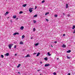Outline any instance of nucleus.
<instances>
[{"label":"nucleus","instance_id":"1","mask_svg":"<svg viewBox=\"0 0 75 75\" xmlns=\"http://www.w3.org/2000/svg\"><path fill=\"white\" fill-rule=\"evenodd\" d=\"M13 45V44H9L8 46L9 47V48L10 50H11V47Z\"/></svg>","mask_w":75,"mask_h":75},{"label":"nucleus","instance_id":"2","mask_svg":"<svg viewBox=\"0 0 75 75\" xmlns=\"http://www.w3.org/2000/svg\"><path fill=\"white\" fill-rule=\"evenodd\" d=\"M33 8H29V11H30V13H32V11H33Z\"/></svg>","mask_w":75,"mask_h":75},{"label":"nucleus","instance_id":"3","mask_svg":"<svg viewBox=\"0 0 75 75\" xmlns=\"http://www.w3.org/2000/svg\"><path fill=\"white\" fill-rule=\"evenodd\" d=\"M16 34H19V33H15L13 34V35H16Z\"/></svg>","mask_w":75,"mask_h":75},{"label":"nucleus","instance_id":"4","mask_svg":"<svg viewBox=\"0 0 75 75\" xmlns=\"http://www.w3.org/2000/svg\"><path fill=\"white\" fill-rule=\"evenodd\" d=\"M8 55H9V53H6L5 54V56H8Z\"/></svg>","mask_w":75,"mask_h":75},{"label":"nucleus","instance_id":"5","mask_svg":"<svg viewBox=\"0 0 75 75\" xmlns=\"http://www.w3.org/2000/svg\"><path fill=\"white\" fill-rule=\"evenodd\" d=\"M49 65H50V64H46L45 65V67H48V66H49Z\"/></svg>","mask_w":75,"mask_h":75},{"label":"nucleus","instance_id":"6","mask_svg":"<svg viewBox=\"0 0 75 75\" xmlns=\"http://www.w3.org/2000/svg\"><path fill=\"white\" fill-rule=\"evenodd\" d=\"M66 8H68V4H66Z\"/></svg>","mask_w":75,"mask_h":75},{"label":"nucleus","instance_id":"7","mask_svg":"<svg viewBox=\"0 0 75 75\" xmlns=\"http://www.w3.org/2000/svg\"><path fill=\"white\" fill-rule=\"evenodd\" d=\"M20 30H23L24 29V26H22L20 28Z\"/></svg>","mask_w":75,"mask_h":75},{"label":"nucleus","instance_id":"8","mask_svg":"<svg viewBox=\"0 0 75 75\" xmlns=\"http://www.w3.org/2000/svg\"><path fill=\"white\" fill-rule=\"evenodd\" d=\"M71 50H69L67 52V53H69L71 52Z\"/></svg>","mask_w":75,"mask_h":75},{"label":"nucleus","instance_id":"9","mask_svg":"<svg viewBox=\"0 0 75 75\" xmlns=\"http://www.w3.org/2000/svg\"><path fill=\"white\" fill-rule=\"evenodd\" d=\"M27 6V4H23V7H25V6Z\"/></svg>","mask_w":75,"mask_h":75},{"label":"nucleus","instance_id":"10","mask_svg":"<svg viewBox=\"0 0 75 75\" xmlns=\"http://www.w3.org/2000/svg\"><path fill=\"white\" fill-rule=\"evenodd\" d=\"M30 55L29 54H28L25 57H30Z\"/></svg>","mask_w":75,"mask_h":75},{"label":"nucleus","instance_id":"11","mask_svg":"<svg viewBox=\"0 0 75 75\" xmlns=\"http://www.w3.org/2000/svg\"><path fill=\"white\" fill-rule=\"evenodd\" d=\"M24 37H25V36L24 35H22V39H23V38H24Z\"/></svg>","mask_w":75,"mask_h":75},{"label":"nucleus","instance_id":"12","mask_svg":"<svg viewBox=\"0 0 75 75\" xmlns=\"http://www.w3.org/2000/svg\"><path fill=\"white\" fill-rule=\"evenodd\" d=\"M65 47H66V46L64 44H63V45L62 46V47L63 48H65Z\"/></svg>","mask_w":75,"mask_h":75},{"label":"nucleus","instance_id":"13","mask_svg":"<svg viewBox=\"0 0 75 75\" xmlns=\"http://www.w3.org/2000/svg\"><path fill=\"white\" fill-rule=\"evenodd\" d=\"M20 66H21V64H19L18 66H17V68H19V67H20Z\"/></svg>","mask_w":75,"mask_h":75},{"label":"nucleus","instance_id":"14","mask_svg":"<svg viewBox=\"0 0 75 75\" xmlns=\"http://www.w3.org/2000/svg\"><path fill=\"white\" fill-rule=\"evenodd\" d=\"M39 54H40V53H38L37 55H36L37 57H38V56H39Z\"/></svg>","mask_w":75,"mask_h":75},{"label":"nucleus","instance_id":"15","mask_svg":"<svg viewBox=\"0 0 75 75\" xmlns=\"http://www.w3.org/2000/svg\"><path fill=\"white\" fill-rule=\"evenodd\" d=\"M47 55H48L49 56H50L51 55V54H50V52H48L47 53Z\"/></svg>","mask_w":75,"mask_h":75},{"label":"nucleus","instance_id":"16","mask_svg":"<svg viewBox=\"0 0 75 75\" xmlns=\"http://www.w3.org/2000/svg\"><path fill=\"white\" fill-rule=\"evenodd\" d=\"M44 59L46 60V61H47V60H48V59L47 57H45L44 58Z\"/></svg>","mask_w":75,"mask_h":75},{"label":"nucleus","instance_id":"17","mask_svg":"<svg viewBox=\"0 0 75 75\" xmlns=\"http://www.w3.org/2000/svg\"><path fill=\"white\" fill-rule=\"evenodd\" d=\"M13 18H16V16H13Z\"/></svg>","mask_w":75,"mask_h":75},{"label":"nucleus","instance_id":"18","mask_svg":"<svg viewBox=\"0 0 75 75\" xmlns=\"http://www.w3.org/2000/svg\"><path fill=\"white\" fill-rule=\"evenodd\" d=\"M75 28V25L73 26V28H72V29H74Z\"/></svg>","mask_w":75,"mask_h":75},{"label":"nucleus","instance_id":"19","mask_svg":"<svg viewBox=\"0 0 75 75\" xmlns=\"http://www.w3.org/2000/svg\"><path fill=\"white\" fill-rule=\"evenodd\" d=\"M49 14V12H47L45 13V15H47V14Z\"/></svg>","mask_w":75,"mask_h":75},{"label":"nucleus","instance_id":"20","mask_svg":"<svg viewBox=\"0 0 75 75\" xmlns=\"http://www.w3.org/2000/svg\"><path fill=\"white\" fill-rule=\"evenodd\" d=\"M37 17V15H35L34 16V17Z\"/></svg>","mask_w":75,"mask_h":75},{"label":"nucleus","instance_id":"21","mask_svg":"<svg viewBox=\"0 0 75 75\" xmlns=\"http://www.w3.org/2000/svg\"><path fill=\"white\" fill-rule=\"evenodd\" d=\"M67 59H70V58H71L69 57H68V56H67Z\"/></svg>","mask_w":75,"mask_h":75},{"label":"nucleus","instance_id":"22","mask_svg":"<svg viewBox=\"0 0 75 75\" xmlns=\"http://www.w3.org/2000/svg\"><path fill=\"white\" fill-rule=\"evenodd\" d=\"M23 13V11H20L19 12V14H22Z\"/></svg>","mask_w":75,"mask_h":75},{"label":"nucleus","instance_id":"23","mask_svg":"<svg viewBox=\"0 0 75 75\" xmlns=\"http://www.w3.org/2000/svg\"><path fill=\"white\" fill-rule=\"evenodd\" d=\"M45 2V1L44 0H43L42 1V3H44Z\"/></svg>","mask_w":75,"mask_h":75},{"label":"nucleus","instance_id":"24","mask_svg":"<svg viewBox=\"0 0 75 75\" xmlns=\"http://www.w3.org/2000/svg\"><path fill=\"white\" fill-rule=\"evenodd\" d=\"M53 75H57V74L56 73L54 72V73H53Z\"/></svg>","mask_w":75,"mask_h":75},{"label":"nucleus","instance_id":"25","mask_svg":"<svg viewBox=\"0 0 75 75\" xmlns=\"http://www.w3.org/2000/svg\"><path fill=\"white\" fill-rule=\"evenodd\" d=\"M19 44H23V42H20Z\"/></svg>","mask_w":75,"mask_h":75},{"label":"nucleus","instance_id":"26","mask_svg":"<svg viewBox=\"0 0 75 75\" xmlns=\"http://www.w3.org/2000/svg\"><path fill=\"white\" fill-rule=\"evenodd\" d=\"M38 44H39V43H36V44H35V46H37V45H38Z\"/></svg>","mask_w":75,"mask_h":75},{"label":"nucleus","instance_id":"27","mask_svg":"<svg viewBox=\"0 0 75 75\" xmlns=\"http://www.w3.org/2000/svg\"><path fill=\"white\" fill-rule=\"evenodd\" d=\"M1 57L2 58H4V56L3 55H1Z\"/></svg>","mask_w":75,"mask_h":75},{"label":"nucleus","instance_id":"28","mask_svg":"<svg viewBox=\"0 0 75 75\" xmlns=\"http://www.w3.org/2000/svg\"><path fill=\"white\" fill-rule=\"evenodd\" d=\"M57 16H58L57 15H54L55 17H57Z\"/></svg>","mask_w":75,"mask_h":75},{"label":"nucleus","instance_id":"29","mask_svg":"<svg viewBox=\"0 0 75 75\" xmlns=\"http://www.w3.org/2000/svg\"><path fill=\"white\" fill-rule=\"evenodd\" d=\"M33 23H36V21L34 20H33Z\"/></svg>","mask_w":75,"mask_h":75},{"label":"nucleus","instance_id":"30","mask_svg":"<svg viewBox=\"0 0 75 75\" xmlns=\"http://www.w3.org/2000/svg\"><path fill=\"white\" fill-rule=\"evenodd\" d=\"M33 31H35V28H33Z\"/></svg>","mask_w":75,"mask_h":75},{"label":"nucleus","instance_id":"31","mask_svg":"<svg viewBox=\"0 0 75 75\" xmlns=\"http://www.w3.org/2000/svg\"><path fill=\"white\" fill-rule=\"evenodd\" d=\"M46 21H47V22H48V21H49L48 19H46Z\"/></svg>","mask_w":75,"mask_h":75},{"label":"nucleus","instance_id":"32","mask_svg":"<svg viewBox=\"0 0 75 75\" xmlns=\"http://www.w3.org/2000/svg\"><path fill=\"white\" fill-rule=\"evenodd\" d=\"M6 13L7 14H7H8V13H9V12H6Z\"/></svg>","mask_w":75,"mask_h":75},{"label":"nucleus","instance_id":"33","mask_svg":"<svg viewBox=\"0 0 75 75\" xmlns=\"http://www.w3.org/2000/svg\"><path fill=\"white\" fill-rule=\"evenodd\" d=\"M73 33H74V34H75V29H74V32H73Z\"/></svg>","mask_w":75,"mask_h":75},{"label":"nucleus","instance_id":"34","mask_svg":"<svg viewBox=\"0 0 75 75\" xmlns=\"http://www.w3.org/2000/svg\"><path fill=\"white\" fill-rule=\"evenodd\" d=\"M16 45H15L14 47V48H16Z\"/></svg>","mask_w":75,"mask_h":75},{"label":"nucleus","instance_id":"35","mask_svg":"<svg viewBox=\"0 0 75 75\" xmlns=\"http://www.w3.org/2000/svg\"><path fill=\"white\" fill-rule=\"evenodd\" d=\"M41 71V69H39V70H37V71H38V72H39V71Z\"/></svg>","mask_w":75,"mask_h":75},{"label":"nucleus","instance_id":"36","mask_svg":"<svg viewBox=\"0 0 75 75\" xmlns=\"http://www.w3.org/2000/svg\"><path fill=\"white\" fill-rule=\"evenodd\" d=\"M4 15L5 16H6L7 15V14L6 13H5L4 14Z\"/></svg>","mask_w":75,"mask_h":75},{"label":"nucleus","instance_id":"37","mask_svg":"<svg viewBox=\"0 0 75 75\" xmlns=\"http://www.w3.org/2000/svg\"><path fill=\"white\" fill-rule=\"evenodd\" d=\"M63 16H65V13H63Z\"/></svg>","mask_w":75,"mask_h":75},{"label":"nucleus","instance_id":"38","mask_svg":"<svg viewBox=\"0 0 75 75\" xmlns=\"http://www.w3.org/2000/svg\"><path fill=\"white\" fill-rule=\"evenodd\" d=\"M35 54H37V53H34V54H33L34 55H35Z\"/></svg>","mask_w":75,"mask_h":75},{"label":"nucleus","instance_id":"39","mask_svg":"<svg viewBox=\"0 0 75 75\" xmlns=\"http://www.w3.org/2000/svg\"><path fill=\"white\" fill-rule=\"evenodd\" d=\"M37 6H35V9H36L37 8Z\"/></svg>","mask_w":75,"mask_h":75},{"label":"nucleus","instance_id":"40","mask_svg":"<svg viewBox=\"0 0 75 75\" xmlns=\"http://www.w3.org/2000/svg\"><path fill=\"white\" fill-rule=\"evenodd\" d=\"M63 36H65V34H64L63 35Z\"/></svg>","mask_w":75,"mask_h":75},{"label":"nucleus","instance_id":"41","mask_svg":"<svg viewBox=\"0 0 75 75\" xmlns=\"http://www.w3.org/2000/svg\"><path fill=\"white\" fill-rule=\"evenodd\" d=\"M57 43V41L54 42V43Z\"/></svg>","mask_w":75,"mask_h":75},{"label":"nucleus","instance_id":"42","mask_svg":"<svg viewBox=\"0 0 75 75\" xmlns=\"http://www.w3.org/2000/svg\"><path fill=\"white\" fill-rule=\"evenodd\" d=\"M68 17H69V16H70V15H68Z\"/></svg>","mask_w":75,"mask_h":75},{"label":"nucleus","instance_id":"43","mask_svg":"<svg viewBox=\"0 0 75 75\" xmlns=\"http://www.w3.org/2000/svg\"><path fill=\"white\" fill-rule=\"evenodd\" d=\"M33 37H32L31 38V40H32V39H33Z\"/></svg>","mask_w":75,"mask_h":75},{"label":"nucleus","instance_id":"44","mask_svg":"<svg viewBox=\"0 0 75 75\" xmlns=\"http://www.w3.org/2000/svg\"><path fill=\"white\" fill-rule=\"evenodd\" d=\"M71 75V74L70 73H69L68 74V75Z\"/></svg>","mask_w":75,"mask_h":75},{"label":"nucleus","instance_id":"45","mask_svg":"<svg viewBox=\"0 0 75 75\" xmlns=\"http://www.w3.org/2000/svg\"><path fill=\"white\" fill-rule=\"evenodd\" d=\"M40 63L41 64H42V62H40Z\"/></svg>","mask_w":75,"mask_h":75},{"label":"nucleus","instance_id":"46","mask_svg":"<svg viewBox=\"0 0 75 75\" xmlns=\"http://www.w3.org/2000/svg\"><path fill=\"white\" fill-rule=\"evenodd\" d=\"M15 56H17V54H15Z\"/></svg>","mask_w":75,"mask_h":75},{"label":"nucleus","instance_id":"47","mask_svg":"<svg viewBox=\"0 0 75 75\" xmlns=\"http://www.w3.org/2000/svg\"><path fill=\"white\" fill-rule=\"evenodd\" d=\"M11 23H12V21L11 20Z\"/></svg>","mask_w":75,"mask_h":75},{"label":"nucleus","instance_id":"48","mask_svg":"<svg viewBox=\"0 0 75 75\" xmlns=\"http://www.w3.org/2000/svg\"><path fill=\"white\" fill-rule=\"evenodd\" d=\"M51 47H53V46H52V45H51Z\"/></svg>","mask_w":75,"mask_h":75},{"label":"nucleus","instance_id":"49","mask_svg":"<svg viewBox=\"0 0 75 75\" xmlns=\"http://www.w3.org/2000/svg\"><path fill=\"white\" fill-rule=\"evenodd\" d=\"M57 59H59V58H57Z\"/></svg>","mask_w":75,"mask_h":75},{"label":"nucleus","instance_id":"50","mask_svg":"<svg viewBox=\"0 0 75 75\" xmlns=\"http://www.w3.org/2000/svg\"><path fill=\"white\" fill-rule=\"evenodd\" d=\"M18 74H20V72H18Z\"/></svg>","mask_w":75,"mask_h":75},{"label":"nucleus","instance_id":"51","mask_svg":"<svg viewBox=\"0 0 75 75\" xmlns=\"http://www.w3.org/2000/svg\"><path fill=\"white\" fill-rule=\"evenodd\" d=\"M0 18H1L0 17Z\"/></svg>","mask_w":75,"mask_h":75},{"label":"nucleus","instance_id":"52","mask_svg":"<svg viewBox=\"0 0 75 75\" xmlns=\"http://www.w3.org/2000/svg\"><path fill=\"white\" fill-rule=\"evenodd\" d=\"M16 19H17H17H18V18H17Z\"/></svg>","mask_w":75,"mask_h":75}]
</instances>
